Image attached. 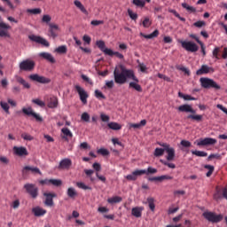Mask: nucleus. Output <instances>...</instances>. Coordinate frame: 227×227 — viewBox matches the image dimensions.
Here are the masks:
<instances>
[{
	"mask_svg": "<svg viewBox=\"0 0 227 227\" xmlns=\"http://www.w3.org/2000/svg\"><path fill=\"white\" fill-rule=\"evenodd\" d=\"M114 82H116V84H125L129 79L135 81L129 82V87L133 88V90H136V91H143V88H141V85L138 84L139 80L137 77H136L134 70L127 69V67L121 64L115 67L114 71Z\"/></svg>",
	"mask_w": 227,
	"mask_h": 227,
	"instance_id": "1",
	"label": "nucleus"
},
{
	"mask_svg": "<svg viewBox=\"0 0 227 227\" xmlns=\"http://www.w3.org/2000/svg\"><path fill=\"white\" fill-rule=\"evenodd\" d=\"M200 82L201 88H204V90H210L211 88H213L214 90L221 89V85H218L215 82V81H214V79L212 78L201 77L200 78Z\"/></svg>",
	"mask_w": 227,
	"mask_h": 227,
	"instance_id": "2",
	"label": "nucleus"
},
{
	"mask_svg": "<svg viewBox=\"0 0 227 227\" xmlns=\"http://www.w3.org/2000/svg\"><path fill=\"white\" fill-rule=\"evenodd\" d=\"M179 43H181V46L184 51H187V52H198L200 47H198V44L194 43L193 41H178Z\"/></svg>",
	"mask_w": 227,
	"mask_h": 227,
	"instance_id": "3",
	"label": "nucleus"
},
{
	"mask_svg": "<svg viewBox=\"0 0 227 227\" xmlns=\"http://www.w3.org/2000/svg\"><path fill=\"white\" fill-rule=\"evenodd\" d=\"M203 217L209 223H221L223 221V215H215L214 212L206 211L203 213Z\"/></svg>",
	"mask_w": 227,
	"mask_h": 227,
	"instance_id": "4",
	"label": "nucleus"
},
{
	"mask_svg": "<svg viewBox=\"0 0 227 227\" xmlns=\"http://www.w3.org/2000/svg\"><path fill=\"white\" fill-rule=\"evenodd\" d=\"M217 144V139L212 137L200 138L194 142L197 146H211Z\"/></svg>",
	"mask_w": 227,
	"mask_h": 227,
	"instance_id": "5",
	"label": "nucleus"
},
{
	"mask_svg": "<svg viewBox=\"0 0 227 227\" xmlns=\"http://www.w3.org/2000/svg\"><path fill=\"white\" fill-rule=\"evenodd\" d=\"M74 88L80 97L81 102L84 105L88 104V97H90V95L84 90V88L81 87L80 85H75Z\"/></svg>",
	"mask_w": 227,
	"mask_h": 227,
	"instance_id": "6",
	"label": "nucleus"
},
{
	"mask_svg": "<svg viewBox=\"0 0 227 227\" xmlns=\"http://www.w3.org/2000/svg\"><path fill=\"white\" fill-rule=\"evenodd\" d=\"M12 153L13 155H16V157H27L29 155V152H27V148L25 146H13L12 148Z\"/></svg>",
	"mask_w": 227,
	"mask_h": 227,
	"instance_id": "7",
	"label": "nucleus"
},
{
	"mask_svg": "<svg viewBox=\"0 0 227 227\" xmlns=\"http://www.w3.org/2000/svg\"><path fill=\"white\" fill-rule=\"evenodd\" d=\"M35 68V61L33 60H23L20 64V70H24L25 72H31Z\"/></svg>",
	"mask_w": 227,
	"mask_h": 227,
	"instance_id": "8",
	"label": "nucleus"
},
{
	"mask_svg": "<svg viewBox=\"0 0 227 227\" xmlns=\"http://www.w3.org/2000/svg\"><path fill=\"white\" fill-rule=\"evenodd\" d=\"M215 69L207 65H202L199 70L196 71V75H205L207 74H214Z\"/></svg>",
	"mask_w": 227,
	"mask_h": 227,
	"instance_id": "9",
	"label": "nucleus"
},
{
	"mask_svg": "<svg viewBox=\"0 0 227 227\" xmlns=\"http://www.w3.org/2000/svg\"><path fill=\"white\" fill-rule=\"evenodd\" d=\"M28 38L32 42H35V43H41V45H44V47H49L50 45L49 41H46L44 38H43L40 35H30Z\"/></svg>",
	"mask_w": 227,
	"mask_h": 227,
	"instance_id": "10",
	"label": "nucleus"
},
{
	"mask_svg": "<svg viewBox=\"0 0 227 227\" xmlns=\"http://www.w3.org/2000/svg\"><path fill=\"white\" fill-rule=\"evenodd\" d=\"M27 192L30 194L31 198H36L38 196V188L35 184H27L24 185Z\"/></svg>",
	"mask_w": 227,
	"mask_h": 227,
	"instance_id": "11",
	"label": "nucleus"
},
{
	"mask_svg": "<svg viewBox=\"0 0 227 227\" xmlns=\"http://www.w3.org/2000/svg\"><path fill=\"white\" fill-rule=\"evenodd\" d=\"M22 113L27 114V116H33L37 121H42V117H40V115L36 113L33 112V108L31 106L23 107Z\"/></svg>",
	"mask_w": 227,
	"mask_h": 227,
	"instance_id": "12",
	"label": "nucleus"
},
{
	"mask_svg": "<svg viewBox=\"0 0 227 227\" xmlns=\"http://www.w3.org/2000/svg\"><path fill=\"white\" fill-rule=\"evenodd\" d=\"M49 27L48 36H51V38H58V33H59V26L50 23Z\"/></svg>",
	"mask_w": 227,
	"mask_h": 227,
	"instance_id": "13",
	"label": "nucleus"
},
{
	"mask_svg": "<svg viewBox=\"0 0 227 227\" xmlns=\"http://www.w3.org/2000/svg\"><path fill=\"white\" fill-rule=\"evenodd\" d=\"M60 136L62 139H64V141H67L68 143V141H70V139L74 137V133H72L68 128L64 127L61 129Z\"/></svg>",
	"mask_w": 227,
	"mask_h": 227,
	"instance_id": "14",
	"label": "nucleus"
},
{
	"mask_svg": "<svg viewBox=\"0 0 227 227\" xmlns=\"http://www.w3.org/2000/svg\"><path fill=\"white\" fill-rule=\"evenodd\" d=\"M177 111H179V113H190L191 114H196V110L192 108V106L188 104L179 106L177 107Z\"/></svg>",
	"mask_w": 227,
	"mask_h": 227,
	"instance_id": "15",
	"label": "nucleus"
},
{
	"mask_svg": "<svg viewBox=\"0 0 227 227\" xmlns=\"http://www.w3.org/2000/svg\"><path fill=\"white\" fill-rule=\"evenodd\" d=\"M96 45L98 49L107 56L108 54H113V50L106 47V43L102 40L97 41Z\"/></svg>",
	"mask_w": 227,
	"mask_h": 227,
	"instance_id": "16",
	"label": "nucleus"
},
{
	"mask_svg": "<svg viewBox=\"0 0 227 227\" xmlns=\"http://www.w3.org/2000/svg\"><path fill=\"white\" fill-rule=\"evenodd\" d=\"M29 77L32 81H35L36 82H40L41 84H49V82H51V79L44 76H40L38 74H31Z\"/></svg>",
	"mask_w": 227,
	"mask_h": 227,
	"instance_id": "17",
	"label": "nucleus"
},
{
	"mask_svg": "<svg viewBox=\"0 0 227 227\" xmlns=\"http://www.w3.org/2000/svg\"><path fill=\"white\" fill-rule=\"evenodd\" d=\"M12 29V27L4 22H0V36H10L8 30Z\"/></svg>",
	"mask_w": 227,
	"mask_h": 227,
	"instance_id": "18",
	"label": "nucleus"
},
{
	"mask_svg": "<svg viewBox=\"0 0 227 227\" xmlns=\"http://www.w3.org/2000/svg\"><path fill=\"white\" fill-rule=\"evenodd\" d=\"M43 196H45V201L44 205L47 207H52L54 205V200H52V198H56V193H51V192H44Z\"/></svg>",
	"mask_w": 227,
	"mask_h": 227,
	"instance_id": "19",
	"label": "nucleus"
},
{
	"mask_svg": "<svg viewBox=\"0 0 227 227\" xmlns=\"http://www.w3.org/2000/svg\"><path fill=\"white\" fill-rule=\"evenodd\" d=\"M71 166H72V160L68 158H65L60 160L59 164V169H70Z\"/></svg>",
	"mask_w": 227,
	"mask_h": 227,
	"instance_id": "20",
	"label": "nucleus"
},
{
	"mask_svg": "<svg viewBox=\"0 0 227 227\" xmlns=\"http://www.w3.org/2000/svg\"><path fill=\"white\" fill-rule=\"evenodd\" d=\"M3 3H5L7 4L8 8L10 10H17V7L20 6V0H13V2H11L10 0H2Z\"/></svg>",
	"mask_w": 227,
	"mask_h": 227,
	"instance_id": "21",
	"label": "nucleus"
},
{
	"mask_svg": "<svg viewBox=\"0 0 227 227\" xmlns=\"http://www.w3.org/2000/svg\"><path fill=\"white\" fill-rule=\"evenodd\" d=\"M149 180L151 182H164V180H173V176H171L169 175H163V176H160L151 177V178H149Z\"/></svg>",
	"mask_w": 227,
	"mask_h": 227,
	"instance_id": "22",
	"label": "nucleus"
},
{
	"mask_svg": "<svg viewBox=\"0 0 227 227\" xmlns=\"http://www.w3.org/2000/svg\"><path fill=\"white\" fill-rule=\"evenodd\" d=\"M32 212L35 217H42V215H45L47 214V210L43 209L41 207H35L32 209Z\"/></svg>",
	"mask_w": 227,
	"mask_h": 227,
	"instance_id": "23",
	"label": "nucleus"
},
{
	"mask_svg": "<svg viewBox=\"0 0 227 227\" xmlns=\"http://www.w3.org/2000/svg\"><path fill=\"white\" fill-rule=\"evenodd\" d=\"M59 105V101H58V98L57 97H51L49 101H48V107L50 109H56V107H58Z\"/></svg>",
	"mask_w": 227,
	"mask_h": 227,
	"instance_id": "24",
	"label": "nucleus"
},
{
	"mask_svg": "<svg viewBox=\"0 0 227 227\" xmlns=\"http://www.w3.org/2000/svg\"><path fill=\"white\" fill-rule=\"evenodd\" d=\"M144 210L145 207H136L131 209V214L134 215V217H141V215H143Z\"/></svg>",
	"mask_w": 227,
	"mask_h": 227,
	"instance_id": "25",
	"label": "nucleus"
},
{
	"mask_svg": "<svg viewBox=\"0 0 227 227\" xmlns=\"http://www.w3.org/2000/svg\"><path fill=\"white\" fill-rule=\"evenodd\" d=\"M74 6H76V8H78V10H80V12H82V13H84V15H88L89 13L88 10H86V7H84V5L82 4V3H81V1L74 0Z\"/></svg>",
	"mask_w": 227,
	"mask_h": 227,
	"instance_id": "26",
	"label": "nucleus"
},
{
	"mask_svg": "<svg viewBox=\"0 0 227 227\" xmlns=\"http://www.w3.org/2000/svg\"><path fill=\"white\" fill-rule=\"evenodd\" d=\"M223 189L216 187L215 192L213 195L215 201H221L223 200Z\"/></svg>",
	"mask_w": 227,
	"mask_h": 227,
	"instance_id": "27",
	"label": "nucleus"
},
{
	"mask_svg": "<svg viewBox=\"0 0 227 227\" xmlns=\"http://www.w3.org/2000/svg\"><path fill=\"white\" fill-rule=\"evenodd\" d=\"M165 152L167 153V160H175V148L168 147Z\"/></svg>",
	"mask_w": 227,
	"mask_h": 227,
	"instance_id": "28",
	"label": "nucleus"
},
{
	"mask_svg": "<svg viewBox=\"0 0 227 227\" xmlns=\"http://www.w3.org/2000/svg\"><path fill=\"white\" fill-rule=\"evenodd\" d=\"M27 171H31V173H37L38 175H42V171L40 168L36 167L26 166L23 168V173H27Z\"/></svg>",
	"mask_w": 227,
	"mask_h": 227,
	"instance_id": "29",
	"label": "nucleus"
},
{
	"mask_svg": "<svg viewBox=\"0 0 227 227\" xmlns=\"http://www.w3.org/2000/svg\"><path fill=\"white\" fill-rule=\"evenodd\" d=\"M40 58H43V59H46L47 61H50V63H54L55 59L54 57L51 53L48 52H41L39 53Z\"/></svg>",
	"mask_w": 227,
	"mask_h": 227,
	"instance_id": "30",
	"label": "nucleus"
},
{
	"mask_svg": "<svg viewBox=\"0 0 227 227\" xmlns=\"http://www.w3.org/2000/svg\"><path fill=\"white\" fill-rule=\"evenodd\" d=\"M107 127L111 129V130H121V124L114 121H111L107 123Z\"/></svg>",
	"mask_w": 227,
	"mask_h": 227,
	"instance_id": "31",
	"label": "nucleus"
},
{
	"mask_svg": "<svg viewBox=\"0 0 227 227\" xmlns=\"http://www.w3.org/2000/svg\"><path fill=\"white\" fill-rule=\"evenodd\" d=\"M122 200L123 199L120 196H114L107 199V203L110 205H114V203H121Z\"/></svg>",
	"mask_w": 227,
	"mask_h": 227,
	"instance_id": "32",
	"label": "nucleus"
},
{
	"mask_svg": "<svg viewBox=\"0 0 227 227\" xmlns=\"http://www.w3.org/2000/svg\"><path fill=\"white\" fill-rule=\"evenodd\" d=\"M140 36H143L144 38H146L147 40H152V38H157V36H159V30L156 29L150 35H145L143 33H140Z\"/></svg>",
	"mask_w": 227,
	"mask_h": 227,
	"instance_id": "33",
	"label": "nucleus"
},
{
	"mask_svg": "<svg viewBox=\"0 0 227 227\" xmlns=\"http://www.w3.org/2000/svg\"><path fill=\"white\" fill-rule=\"evenodd\" d=\"M147 202H148L150 210H152V212H155V199L149 197L147 198Z\"/></svg>",
	"mask_w": 227,
	"mask_h": 227,
	"instance_id": "34",
	"label": "nucleus"
},
{
	"mask_svg": "<svg viewBox=\"0 0 227 227\" xmlns=\"http://www.w3.org/2000/svg\"><path fill=\"white\" fill-rule=\"evenodd\" d=\"M188 120H194L195 121H201L203 120V115L201 114H190L187 116Z\"/></svg>",
	"mask_w": 227,
	"mask_h": 227,
	"instance_id": "35",
	"label": "nucleus"
},
{
	"mask_svg": "<svg viewBox=\"0 0 227 227\" xmlns=\"http://www.w3.org/2000/svg\"><path fill=\"white\" fill-rule=\"evenodd\" d=\"M178 97L180 98H184V100H196V98H194L189 94H184L182 92H178Z\"/></svg>",
	"mask_w": 227,
	"mask_h": 227,
	"instance_id": "36",
	"label": "nucleus"
},
{
	"mask_svg": "<svg viewBox=\"0 0 227 227\" xmlns=\"http://www.w3.org/2000/svg\"><path fill=\"white\" fill-rule=\"evenodd\" d=\"M132 4L137 6L138 8H145L146 2L145 0H133Z\"/></svg>",
	"mask_w": 227,
	"mask_h": 227,
	"instance_id": "37",
	"label": "nucleus"
},
{
	"mask_svg": "<svg viewBox=\"0 0 227 227\" xmlns=\"http://www.w3.org/2000/svg\"><path fill=\"white\" fill-rule=\"evenodd\" d=\"M182 6L189 12V13H196V8L187 4L186 3H183Z\"/></svg>",
	"mask_w": 227,
	"mask_h": 227,
	"instance_id": "38",
	"label": "nucleus"
},
{
	"mask_svg": "<svg viewBox=\"0 0 227 227\" xmlns=\"http://www.w3.org/2000/svg\"><path fill=\"white\" fill-rule=\"evenodd\" d=\"M76 186L79 189H82L83 191H91V187L86 185V184L82 183V182H77L76 183Z\"/></svg>",
	"mask_w": 227,
	"mask_h": 227,
	"instance_id": "39",
	"label": "nucleus"
},
{
	"mask_svg": "<svg viewBox=\"0 0 227 227\" xmlns=\"http://www.w3.org/2000/svg\"><path fill=\"white\" fill-rule=\"evenodd\" d=\"M27 13H30V15H40V13H42V9L40 8L27 9Z\"/></svg>",
	"mask_w": 227,
	"mask_h": 227,
	"instance_id": "40",
	"label": "nucleus"
},
{
	"mask_svg": "<svg viewBox=\"0 0 227 227\" xmlns=\"http://www.w3.org/2000/svg\"><path fill=\"white\" fill-rule=\"evenodd\" d=\"M166 151L163 149V148H159L157 147L155 150H154V153H153V155L154 157H162V155H164V153Z\"/></svg>",
	"mask_w": 227,
	"mask_h": 227,
	"instance_id": "41",
	"label": "nucleus"
},
{
	"mask_svg": "<svg viewBox=\"0 0 227 227\" xmlns=\"http://www.w3.org/2000/svg\"><path fill=\"white\" fill-rule=\"evenodd\" d=\"M0 106L2 109H4V111L6 113V114H10V105H8V103L1 101Z\"/></svg>",
	"mask_w": 227,
	"mask_h": 227,
	"instance_id": "42",
	"label": "nucleus"
},
{
	"mask_svg": "<svg viewBox=\"0 0 227 227\" xmlns=\"http://www.w3.org/2000/svg\"><path fill=\"white\" fill-rule=\"evenodd\" d=\"M62 184H63V181H61V179H50V185L59 187V185H62Z\"/></svg>",
	"mask_w": 227,
	"mask_h": 227,
	"instance_id": "43",
	"label": "nucleus"
},
{
	"mask_svg": "<svg viewBox=\"0 0 227 227\" xmlns=\"http://www.w3.org/2000/svg\"><path fill=\"white\" fill-rule=\"evenodd\" d=\"M67 196L69 198H75V196H77V192L74 188L70 187L67 189Z\"/></svg>",
	"mask_w": 227,
	"mask_h": 227,
	"instance_id": "44",
	"label": "nucleus"
},
{
	"mask_svg": "<svg viewBox=\"0 0 227 227\" xmlns=\"http://www.w3.org/2000/svg\"><path fill=\"white\" fill-rule=\"evenodd\" d=\"M192 155H196V157H207L208 153L203 151H192Z\"/></svg>",
	"mask_w": 227,
	"mask_h": 227,
	"instance_id": "45",
	"label": "nucleus"
},
{
	"mask_svg": "<svg viewBox=\"0 0 227 227\" xmlns=\"http://www.w3.org/2000/svg\"><path fill=\"white\" fill-rule=\"evenodd\" d=\"M67 46L61 45L56 48L55 52H58L59 54H67Z\"/></svg>",
	"mask_w": 227,
	"mask_h": 227,
	"instance_id": "46",
	"label": "nucleus"
},
{
	"mask_svg": "<svg viewBox=\"0 0 227 227\" xmlns=\"http://www.w3.org/2000/svg\"><path fill=\"white\" fill-rule=\"evenodd\" d=\"M205 169H207V173L206 174V176H212V173H214V166L212 165H205L204 166Z\"/></svg>",
	"mask_w": 227,
	"mask_h": 227,
	"instance_id": "47",
	"label": "nucleus"
},
{
	"mask_svg": "<svg viewBox=\"0 0 227 227\" xmlns=\"http://www.w3.org/2000/svg\"><path fill=\"white\" fill-rule=\"evenodd\" d=\"M21 137L24 141H33V139H35V137L28 133H22Z\"/></svg>",
	"mask_w": 227,
	"mask_h": 227,
	"instance_id": "48",
	"label": "nucleus"
},
{
	"mask_svg": "<svg viewBox=\"0 0 227 227\" xmlns=\"http://www.w3.org/2000/svg\"><path fill=\"white\" fill-rule=\"evenodd\" d=\"M160 162H161L163 166H168V168H170V169H175V168H176V165H175V163H170L164 160H160Z\"/></svg>",
	"mask_w": 227,
	"mask_h": 227,
	"instance_id": "49",
	"label": "nucleus"
},
{
	"mask_svg": "<svg viewBox=\"0 0 227 227\" xmlns=\"http://www.w3.org/2000/svg\"><path fill=\"white\" fill-rule=\"evenodd\" d=\"M128 14L131 20H137V13L133 12L131 9H128Z\"/></svg>",
	"mask_w": 227,
	"mask_h": 227,
	"instance_id": "50",
	"label": "nucleus"
},
{
	"mask_svg": "<svg viewBox=\"0 0 227 227\" xmlns=\"http://www.w3.org/2000/svg\"><path fill=\"white\" fill-rule=\"evenodd\" d=\"M157 173V168L153 167H148L145 170V175H155Z\"/></svg>",
	"mask_w": 227,
	"mask_h": 227,
	"instance_id": "51",
	"label": "nucleus"
},
{
	"mask_svg": "<svg viewBox=\"0 0 227 227\" xmlns=\"http://www.w3.org/2000/svg\"><path fill=\"white\" fill-rule=\"evenodd\" d=\"M95 97L96 98H98L99 100L100 99H106V96H104V94L102 93V91L98 90H95Z\"/></svg>",
	"mask_w": 227,
	"mask_h": 227,
	"instance_id": "52",
	"label": "nucleus"
},
{
	"mask_svg": "<svg viewBox=\"0 0 227 227\" xmlns=\"http://www.w3.org/2000/svg\"><path fill=\"white\" fill-rule=\"evenodd\" d=\"M133 173L135 174V176L137 178V176L145 175L146 169H137V170L133 171Z\"/></svg>",
	"mask_w": 227,
	"mask_h": 227,
	"instance_id": "53",
	"label": "nucleus"
},
{
	"mask_svg": "<svg viewBox=\"0 0 227 227\" xmlns=\"http://www.w3.org/2000/svg\"><path fill=\"white\" fill-rule=\"evenodd\" d=\"M97 152L99 153V155H103V157L109 155V151L106 148H100Z\"/></svg>",
	"mask_w": 227,
	"mask_h": 227,
	"instance_id": "54",
	"label": "nucleus"
},
{
	"mask_svg": "<svg viewBox=\"0 0 227 227\" xmlns=\"http://www.w3.org/2000/svg\"><path fill=\"white\" fill-rule=\"evenodd\" d=\"M142 24L144 27H150L152 26V20H150V18H145Z\"/></svg>",
	"mask_w": 227,
	"mask_h": 227,
	"instance_id": "55",
	"label": "nucleus"
},
{
	"mask_svg": "<svg viewBox=\"0 0 227 227\" xmlns=\"http://www.w3.org/2000/svg\"><path fill=\"white\" fill-rule=\"evenodd\" d=\"M32 102L36 104V106H39V107H45V102L40 100L39 98L33 99Z\"/></svg>",
	"mask_w": 227,
	"mask_h": 227,
	"instance_id": "56",
	"label": "nucleus"
},
{
	"mask_svg": "<svg viewBox=\"0 0 227 227\" xmlns=\"http://www.w3.org/2000/svg\"><path fill=\"white\" fill-rule=\"evenodd\" d=\"M219 52H221V48L215 47L213 50V57H215L216 59H219Z\"/></svg>",
	"mask_w": 227,
	"mask_h": 227,
	"instance_id": "57",
	"label": "nucleus"
},
{
	"mask_svg": "<svg viewBox=\"0 0 227 227\" xmlns=\"http://www.w3.org/2000/svg\"><path fill=\"white\" fill-rule=\"evenodd\" d=\"M81 120L82 121H90V114L89 113H86L84 112L83 114H82V116H81Z\"/></svg>",
	"mask_w": 227,
	"mask_h": 227,
	"instance_id": "58",
	"label": "nucleus"
},
{
	"mask_svg": "<svg viewBox=\"0 0 227 227\" xmlns=\"http://www.w3.org/2000/svg\"><path fill=\"white\" fill-rule=\"evenodd\" d=\"M82 41L84 42V43H86L87 45H90V43H91V37L88 35H84L82 36Z\"/></svg>",
	"mask_w": 227,
	"mask_h": 227,
	"instance_id": "59",
	"label": "nucleus"
},
{
	"mask_svg": "<svg viewBox=\"0 0 227 227\" xmlns=\"http://www.w3.org/2000/svg\"><path fill=\"white\" fill-rule=\"evenodd\" d=\"M138 68L140 70V72H143V74H146L148 67H146V65H145L144 63H140L138 65Z\"/></svg>",
	"mask_w": 227,
	"mask_h": 227,
	"instance_id": "60",
	"label": "nucleus"
},
{
	"mask_svg": "<svg viewBox=\"0 0 227 227\" xmlns=\"http://www.w3.org/2000/svg\"><path fill=\"white\" fill-rule=\"evenodd\" d=\"M126 178L128 180H129L130 182H134V181L137 180V177L136 176V174H134V172H132L131 174L126 176Z\"/></svg>",
	"mask_w": 227,
	"mask_h": 227,
	"instance_id": "61",
	"label": "nucleus"
},
{
	"mask_svg": "<svg viewBox=\"0 0 227 227\" xmlns=\"http://www.w3.org/2000/svg\"><path fill=\"white\" fill-rule=\"evenodd\" d=\"M207 23L203 20H199V21H196L195 23H193V26L195 27H203V26H206Z\"/></svg>",
	"mask_w": 227,
	"mask_h": 227,
	"instance_id": "62",
	"label": "nucleus"
},
{
	"mask_svg": "<svg viewBox=\"0 0 227 227\" xmlns=\"http://www.w3.org/2000/svg\"><path fill=\"white\" fill-rule=\"evenodd\" d=\"M100 118L101 121H105V122H108L109 120H111V118L109 117V115L106 114H100Z\"/></svg>",
	"mask_w": 227,
	"mask_h": 227,
	"instance_id": "63",
	"label": "nucleus"
},
{
	"mask_svg": "<svg viewBox=\"0 0 227 227\" xmlns=\"http://www.w3.org/2000/svg\"><path fill=\"white\" fill-rule=\"evenodd\" d=\"M11 207L14 209L19 208V207H20V201L19 200L12 201V203L11 204Z\"/></svg>",
	"mask_w": 227,
	"mask_h": 227,
	"instance_id": "64",
	"label": "nucleus"
}]
</instances>
